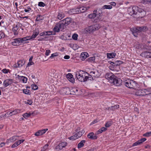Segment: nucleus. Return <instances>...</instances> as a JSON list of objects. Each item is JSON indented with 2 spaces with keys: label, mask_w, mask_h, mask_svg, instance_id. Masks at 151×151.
I'll list each match as a JSON object with an SVG mask.
<instances>
[{
  "label": "nucleus",
  "mask_w": 151,
  "mask_h": 151,
  "mask_svg": "<svg viewBox=\"0 0 151 151\" xmlns=\"http://www.w3.org/2000/svg\"><path fill=\"white\" fill-rule=\"evenodd\" d=\"M128 11L130 15L137 18H142L145 16L146 14L145 11L136 6H134L132 8H129Z\"/></svg>",
  "instance_id": "f257e3e1"
},
{
  "label": "nucleus",
  "mask_w": 151,
  "mask_h": 151,
  "mask_svg": "<svg viewBox=\"0 0 151 151\" xmlns=\"http://www.w3.org/2000/svg\"><path fill=\"white\" fill-rule=\"evenodd\" d=\"M147 29L146 26H137L136 27H132L130 29V30L132 34L135 37L137 36L138 34L142 32L146 31Z\"/></svg>",
  "instance_id": "f03ea898"
},
{
  "label": "nucleus",
  "mask_w": 151,
  "mask_h": 151,
  "mask_svg": "<svg viewBox=\"0 0 151 151\" xmlns=\"http://www.w3.org/2000/svg\"><path fill=\"white\" fill-rule=\"evenodd\" d=\"M124 84L126 87L130 88H135L137 85L134 81L131 80H126Z\"/></svg>",
  "instance_id": "7ed1b4c3"
},
{
  "label": "nucleus",
  "mask_w": 151,
  "mask_h": 151,
  "mask_svg": "<svg viewBox=\"0 0 151 151\" xmlns=\"http://www.w3.org/2000/svg\"><path fill=\"white\" fill-rule=\"evenodd\" d=\"M87 73L85 72L82 70H80L76 73V77L77 79L80 81L85 82V77Z\"/></svg>",
  "instance_id": "20e7f679"
},
{
  "label": "nucleus",
  "mask_w": 151,
  "mask_h": 151,
  "mask_svg": "<svg viewBox=\"0 0 151 151\" xmlns=\"http://www.w3.org/2000/svg\"><path fill=\"white\" fill-rule=\"evenodd\" d=\"M28 37H24L22 38H18L14 39V41L12 42V44L14 46H18L21 43H24L25 41L27 40Z\"/></svg>",
  "instance_id": "39448f33"
},
{
  "label": "nucleus",
  "mask_w": 151,
  "mask_h": 151,
  "mask_svg": "<svg viewBox=\"0 0 151 151\" xmlns=\"http://www.w3.org/2000/svg\"><path fill=\"white\" fill-rule=\"evenodd\" d=\"M100 28V26L99 24H95L91 26H89L86 29V33H91L98 30Z\"/></svg>",
  "instance_id": "423d86ee"
},
{
  "label": "nucleus",
  "mask_w": 151,
  "mask_h": 151,
  "mask_svg": "<svg viewBox=\"0 0 151 151\" xmlns=\"http://www.w3.org/2000/svg\"><path fill=\"white\" fill-rule=\"evenodd\" d=\"M111 83L116 86H119L122 84V80L115 76L114 79L111 81Z\"/></svg>",
  "instance_id": "0eeeda50"
},
{
  "label": "nucleus",
  "mask_w": 151,
  "mask_h": 151,
  "mask_svg": "<svg viewBox=\"0 0 151 151\" xmlns=\"http://www.w3.org/2000/svg\"><path fill=\"white\" fill-rule=\"evenodd\" d=\"M70 89L68 87L63 88L60 90V93L61 94L69 95L70 94Z\"/></svg>",
  "instance_id": "6e6552de"
},
{
  "label": "nucleus",
  "mask_w": 151,
  "mask_h": 151,
  "mask_svg": "<svg viewBox=\"0 0 151 151\" xmlns=\"http://www.w3.org/2000/svg\"><path fill=\"white\" fill-rule=\"evenodd\" d=\"M67 145V143L66 142H62L59 143L58 145L56 146L55 149L58 150H61Z\"/></svg>",
  "instance_id": "1a4fd4ad"
},
{
  "label": "nucleus",
  "mask_w": 151,
  "mask_h": 151,
  "mask_svg": "<svg viewBox=\"0 0 151 151\" xmlns=\"http://www.w3.org/2000/svg\"><path fill=\"white\" fill-rule=\"evenodd\" d=\"M102 15V14H101L100 12H98L96 18L94 19V22H97L102 21L103 19Z\"/></svg>",
  "instance_id": "9d476101"
},
{
  "label": "nucleus",
  "mask_w": 151,
  "mask_h": 151,
  "mask_svg": "<svg viewBox=\"0 0 151 151\" xmlns=\"http://www.w3.org/2000/svg\"><path fill=\"white\" fill-rule=\"evenodd\" d=\"M80 90L77 88H73L71 90L70 94L73 95H79Z\"/></svg>",
  "instance_id": "9b49d317"
},
{
  "label": "nucleus",
  "mask_w": 151,
  "mask_h": 151,
  "mask_svg": "<svg viewBox=\"0 0 151 151\" xmlns=\"http://www.w3.org/2000/svg\"><path fill=\"white\" fill-rule=\"evenodd\" d=\"M90 74L92 75L94 78H98L100 76V74L97 70H93L90 72Z\"/></svg>",
  "instance_id": "f8f14e48"
},
{
  "label": "nucleus",
  "mask_w": 151,
  "mask_h": 151,
  "mask_svg": "<svg viewBox=\"0 0 151 151\" xmlns=\"http://www.w3.org/2000/svg\"><path fill=\"white\" fill-rule=\"evenodd\" d=\"M115 77V76L114 75L110 73H107L105 75L106 78L107 80H109L110 83L111 81H112L113 79H114V77Z\"/></svg>",
  "instance_id": "ddd939ff"
},
{
  "label": "nucleus",
  "mask_w": 151,
  "mask_h": 151,
  "mask_svg": "<svg viewBox=\"0 0 151 151\" xmlns=\"http://www.w3.org/2000/svg\"><path fill=\"white\" fill-rule=\"evenodd\" d=\"M89 7H86L84 6L80 7L77 8L78 13H83L89 8Z\"/></svg>",
  "instance_id": "4468645a"
},
{
  "label": "nucleus",
  "mask_w": 151,
  "mask_h": 151,
  "mask_svg": "<svg viewBox=\"0 0 151 151\" xmlns=\"http://www.w3.org/2000/svg\"><path fill=\"white\" fill-rule=\"evenodd\" d=\"M48 130V129H46L39 130L35 133V135L37 136L45 134Z\"/></svg>",
  "instance_id": "2eb2a0df"
},
{
  "label": "nucleus",
  "mask_w": 151,
  "mask_h": 151,
  "mask_svg": "<svg viewBox=\"0 0 151 151\" xmlns=\"http://www.w3.org/2000/svg\"><path fill=\"white\" fill-rule=\"evenodd\" d=\"M39 32L38 30H35V31L34 32L32 35L31 37L27 36L26 37H28V38H27V39H28L27 40L35 38L39 34Z\"/></svg>",
  "instance_id": "dca6fc26"
},
{
  "label": "nucleus",
  "mask_w": 151,
  "mask_h": 151,
  "mask_svg": "<svg viewBox=\"0 0 151 151\" xmlns=\"http://www.w3.org/2000/svg\"><path fill=\"white\" fill-rule=\"evenodd\" d=\"M13 83L12 80V79H7L4 80L3 82V85L5 87Z\"/></svg>",
  "instance_id": "f3484780"
},
{
  "label": "nucleus",
  "mask_w": 151,
  "mask_h": 151,
  "mask_svg": "<svg viewBox=\"0 0 151 151\" xmlns=\"http://www.w3.org/2000/svg\"><path fill=\"white\" fill-rule=\"evenodd\" d=\"M151 53V52H149L147 51H145L142 53L140 55L142 57L147 58H150L151 56L150 54Z\"/></svg>",
  "instance_id": "a211bd4d"
},
{
  "label": "nucleus",
  "mask_w": 151,
  "mask_h": 151,
  "mask_svg": "<svg viewBox=\"0 0 151 151\" xmlns=\"http://www.w3.org/2000/svg\"><path fill=\"white\" fill-rule=\"evenodd\" d=\"M71 18H67L61 21V22L63 23L66 26L69 24L71 22Z\"/></svg>",
  "instance_id": "6ab92c4d"
},
{
  "label": "nucleus",
  "mask_w": 151,
  "mask_h": 151,
  "mask_svg": "<svg viewBox=\"0 0 151 151\" xmlns=\"http://www.w3.org/2000/svg\"><path fill=\"white\" fill-rule=\"evenodd\" d=\"M67 79L70 82L73 83L74 82V79L73 77V76L70 73H69L66 76Z\"/></svg>",
  "instance_id": "aec40b11"
},
{
  "label": "nucleus",
  "mask_w": 151,
  "mask_h": 151,
  "mask_svg": "<svg viewBox=\"0 0 151 151\" xmlns=\"http://www.w3.org/2000/svg\"><path fill=\"white\" fill-rule=\"evenodd\" d=\"M88 137L91 139H96L97 138V136L94 135L93 132H92L89 133L87 135Z\"/></svg>",
  "instance_id": "412c9836"
},
{
  "label": "nucleus",
  "mask_w": 151,
  "mask_h": 151,
  "mask_svg": "<svg viewBox=\"0 0 151 151\" xmlns=\"http://www.w3.org/2000/svg\"><path fill=\"white\" fill-rule=\"evenodd\" d=\"M97 12V11H94L93 14H91L88 15V17L90 19H95L96 18Z\"/></svg>",
  "instance_id": "4be33fe9"
},
{
  "label": "nucleus",
  "mask_w": 151,
  "mask_h": 151,
  "mask_svg": "<svg viewBox=\"0 0 151 151\" xmlns=\"http://www.w3.org/2000/svg\"><path fill=\"white\" fill-rule=\"evenodd\" d=\"M145 90L144 89L139 90L137 93V95L138 96H142L146 95V94L145 93Z\"/></svg>",
  "instance_id": "5701e85b"
},
{
  "label": "nucleus",
  "mask_w": 151,
  "mask_h": 151,
  "mask_svg": "<svg viewBox=\"0 0 151 151\" xmlns=\"http://www.w3.org/2000/svg\"><path fill=\"white\" fill-rule=\"evenodd\" d=\"M68 13L70 14H78L77 8L70 9L68 11Z\"/></svg>",
  "instance_id": "b1692460"
},
{
  "label": "nucleus",
  "mask_w": 151,
  "mask_h": 151,
  "mask_svg": "<svg viewBox=\"0 0 151 151\" xmlns=\"http://www.w3.org/2000/svg\"><path fill=\"white\" fill-rule=\"evenodd\" d=\"M25 63V61L24 60H20L17 62V67L18 68H20Z\"/></svg>",
  "instance_id": "393cba45"
},
{
  "label": "nucleus",
  "mask_w": 151,
  "mask_h": 151,
  "mask_svg": "<svg viewBox=\"0 0 151 151\" xmlns=\"http://www.w3.org/2000/svg\"><path fill=\"white\" fill-rule=\"evenodd\" d=\"M112 8V6L111 5H104L103 6L101 9V11H104L105 9H110Z\"/></svg>",
  "instance_id": "a878e982"
},
{
  "label": "nucleus",
  "mask_w": 151,
  "mask_h": 151,
  "mask_svg": "<svg viewBox=\"0 0 151 151\" xmlns=\"http://www.w3.org/2000/svg\"><path fill=\"white\" fill-rule=\"evenodd\" d=\"M20 110L19 109H15L12 112H10L9 113V114L11 116L15 115L17 113L20 112Z\"/></svg>",
  "instance_id": "bb28decb"
},
{
  "label": "nucleus",
  "mask_w": 151,
  "mask_h": 151,
  "mask_svg": "<svg viewBox=\"0 0 151 151\" xmlns=\"http://www.w3.org/2000/svg\"><path fill=\"white\" fill-rule=\"evenodd\" d=\"M93 77L92 76V75L91 74L88 75V76H86V77L85 78H84V79H85V82L87 81L88 80L90 81L92 80L93 79Z\"/></svg>",
  "instance_id": "cd10ccee"
},
{
  "label": "nucleus",
  "mask_w": 151,
  "mask_h": 151,
  "mask_svg": "<svg viewBox=\"0 0 151 151\" xmlns=\"http://www.w3.org/2000/svg\"><path fill=\"white\" fill-rule=\"evenodd\" d=\"M116 55V53L114 52L108 53L107 54V57L108 58H114Z\"/></svg>",
  "instance_id": "c85d7f7f"
},
{
  "label": "nucleus",
  "mask_w": 151,
  "mask_h": 151,
  "mask_svg": "<svg viewBox=\"0 0 151 151\" xmlns=\"http://www.w3.org/2000/svg\"><path fill=\"white\" fill-rule=\"evenodd\" d=\"M107 130V129L106 128L104 127H102L97 131L96 134H99L102 133L103 132Z\"/></svg>",
  "instance_id": "c756f323"
},
{
  "label": "nucleus",
  "mask_w": 151,
  "mask_h": 151,
  "mask_svg": "<svg viewBox=\"0 0 151 151\" xmlns=\"http://www.w3.org/2000/svg\"><path fill=\"white\" fill-rule=\"evenodd\" d=\"M18 137L17 136H14L9 139L8 141L10 142H13L17 139Z\"/></svg>",
  "instance_id": "7c9ffc66"
},
{
  "label": "nucleus",
  "mask_w": 151,
  "mask_h": 151,
  "mask_svg": "<svg viewBox=\"0 0 151 151\" xmlns=\"http://www.w3.org/2000/svg\"><path fill=\"white\" fill-rule=\"evenodd\" d=\"M86 142V141L85 140H83L81 141V142L78 143V148H80L84 146V143Z\"/></svg>",
  "instance_id": "2f4dec72"
},
{
  "label": "nucleus",
  "mask_w": 151,
  "mask_h": 151,
  "mask_svg": "<svg viewBox=\"0 0 151 151\" xmlns=\"http://www.w3.org/2000/svg\"><path fill=\"white\" fill-rule=\"evenodd\" d=\"M58 26L60 29V30L62 31L64 29L65 25L64 24H63V23H62L61 21H60Z\"/></svg>",
  "instance_id": "473e14b6"
},
{
  "label": "nucleus",
  "mask_w": 151,
  "mask_h": 151,
  "mask_svg": "<svg viewBox=\"0 0 151 151\" xmlns=\"http://www.w3.org/2000/svg\"><path fill=\"white\" fill-rule=\"evenodd\" d=\"M64 17L65 15L63 13L61 12H59V13L58 15V18L60 20H61L63 18H64Z\"/></svg>",
  "instance_id": "72a5a7b5"
},
{
  "label": "nucleus",
  "mask_w": 151,
  "mask_h": 151,
  "mask_svg": "<svg viewBox=\"0 0 151 151\" xmlns=\"http://www.w3.org/2000/svg\"><path fill=\"white\" fill-rule=\"evenodd\" d=\"M19 79L22 80L24 83H26L27 82V78L23 76H20Z\"/></svg>",
  "instance_id": "f704fd0d"
},
{
  "label": "nucleus",
  "mask_w": 151,
  "mask_h": 151,
  "mask_svg": "<svg viewBox=\"0 0 151 151\" xmlns=\"http://www.w3.org/2000/svg\"><path fill=\"white\" fill-rule=\"evenodd\" d=\"M119 107V106L118 105H116L110 107H109V109H110V110H114L118 108Z\"/></svg>",
  "instance_id": "c9c22d12"
},
{
  "label": "nucleus",
  "mask_w": 151,
  "mask_h": 151,
  "mask_svg": "<svg viewBox=\"0 0 151 151\" xmlns=\"http://www.w3.org/2000/svg\"><path fill=\"white\" fill-rule=\"evenodd\" d=\"M43 18L42 17L41 15L38 14L37 15L35 20L37 21H39L40 20H42Z\"/></svg>",
  "instance_id": "e433bc0d"
},
{
  "label": "nucleus",
  "mask_w": 151,
  "mask_h": 151,
  "mask_svg": "<svg viewBox=\"0 0 151 151\" xmlns=\"http://www.w3.org/2000/svg\"><path fill=\"white\" fill-rule=\"evenodd\" d=\"M123 62L120 60H117L115 61L114 65L115 66H118L120 65L121 64L123 63Z\"/></svg>",
  "instance_id": "4c0bfd02"
},
{
  "label": "nucleus",
  "mask_w": 151,
  "mask_h": 151,
  "mask_svg": "<svg viewBox=\"0 0 151 151\" xmlns=\"http://www.w3.org/2000/svg\"><path fill=\"white\" fill-rule=\"evenodd\" d=\"M141 3L143 4H146L149 3H151V0H142Z\"/></svg>",
  "instance_id": "58836bf2"
},
{
  "label": "nucleus",
  "mask_w": 151,
  "mask_h": 151,
  "mask_svg": "<svg viewBox=\"0 0 151 151\" xmlns=\"http://www.w3.org/2000/svg\"><path fill=\"white\" fill-rule=\"evenodd\" d=\"M87 54H88L86 52H84L83 53H82L81 55V56L83 58H86L87 57Z\"/></svg>",
  "instance_id": "ea45409f"
},
{
  "label": "nucleus",
  "mask_w": 151,
  "mask_h": 151,
  "mask_svg": "<svg viewBox=\"0 0 151 151\" xmlns=\"http://www.w3.org/2000/svg\"><path fill=\"white\" fill-rule=\"evenodd\" d=\"M54 32H58L60 30V29L58 25L56 26L53 29Z\"/></svg>",
  "instance_id": "a19ab883"
},
{
  "label": "nucleus",
  "mask_w": 151,
  "mask_h": 151,
  "mask_svg": "<svg viewBox=\"0 0 151 151\" xmlns=\"http://www.w3.org/2000/svg\"><path fill=\"white\" fill-rule=\"evenodd\" d=\"M45 32L47 33H46V36L55 35V33L52 31H47Z\"/></svg>",
  "instance_id": "79ce46f5"
},
{
  "label": "nucleus",
  "mask_w": 151,
  "mask_h": 151,
  "mask_svg": "<svg viewBox=\"0 0 151 151\" xmlns=\"http://www.w3.org/2000/svg\"><path fill=\"white\" fill-rule=\"evenodd\" d=\"M112 124L111 122H107L105 124V126L106 127H110Z\"/></svg>",
  "instance_id": "37998d69"
},
{
  "label": "nucleus",
  "mask_w": 151,
  "mask_h": 151,
  "mask_svg": "<svg viewBox=\"0 0 151 151\" xmlns=\"http://www.w3.org/2000/svg\"><path fill=\"white\" fill-rule=\"evenodd\" d=\"M49 145L47 144L45 145L41 149V151H45L48 148Z\"/></svg>",
  "instance_id": "c03bdc74"
},
{
  "label": "nucleus",
  "mask_w": 151,
  "mask_h": 151,
  "mask_svg": "<svg viewBox=\"0 0 151 151\" xmlns=\"http://www.w3.org/2000/svg\"><path fill=\"white\" fill-rule=\"evenodd\" d=\"M141 144V142H140L139 140L135 142L132 145L133 146H135L138 145H140Z\"/></svg>",
  "instance_id": "a18cd8bd"
},
{
  "label": "nucleus",
  "mask_w": 151,
  "mask_h": 151,
  "mask_svg": "<svg viewBox=\"0 0 151 151\" xmlns=\"http://www.w3.org/2000/svg\"><path fill=\"white\" fill-rule=\"evenodd\" d=\"M141 144V142H140L139 140L135 142L132 145L133 146H135L138 145H140Z\"/></svg>",
  "instance_id": "49530a36"
},
{
  "label": "nucleus",
  "mask_w": 151,
  "mask_h": 151,
  "mask_svg": "<svg viewBox=\"0 0 151 151\" xmlns=\"http://www.w3.org/2000/svg\"><path fill=\"white\" fill-rule=\"evenodd\" d=\"M23 92L25 94L29 95L30 93H29V90L27 89H24L23 90Z\"/></svg>",
  "instance_id": "de8ad7c7"
},
{
  "label": "nucleus",
  "mask_w": 151,
  "mask_h": 151,
  "mask_svg": "<svg viewBox=\"0 0 151 151\" xmlns=\"http://www.w3.org/2000/svg\"><path fill=\"white\" fill-rule=\"evenodd\" d=\"M78 37V35L76 34H74L72 36L73 39L75 40H77Z\"/></svg>",
  "instance_id": "09e8293b"
},
{
  "label": "nucleus",
  "mask_w": 151,
  "mask_h": 151,
  "mask_svg": "<svg viewBox=\"0 0 151 151\" xmlns=\"http://www.w3.org/2000/svg\"><path fill=\"white\" fill-rule=\"evenodd\" d=\"M32 88L34 90H36L38 89V86L36 85L32 84L31 85Z\"/></svg>",
  "instance_id": "8fccbe9b"
},
{
  "label": "nucleus",
  "mask_w": 151,
  "mask_h": 151,
  "mask_svg": "<svg viewBox=\"0 0 151 151\" xmlns=\"http://www.w3.org/2000/svg\"><path fill=\"white\" fill-rule=\"evenodd\" d=\"M145 93L146 94V95H149L151 94V92H150L149 90L147 89H145Z\"/></svg>",
  "instance_id": "3c124183"
},
{
  "label": "nucleus",
  "mask_w": 151,
  "mask_h": 151,
  "mask_svg": "<svg viewBox=\"0 0 151 151\" xmlns=\"http://www.w3.org/2000/svg\"><path fill=\"white\" fill-rule=\"evenodd\" d=\"M151 135V132H147L143 134V136L144 137H149Z\"/></svg>",
  "instance_id": "603ef678"
},
{
  "label": "nucleus",
  "mask_w": 151,
  "mask_h": 151,
  "mask_svg": "<svg viewBox=\"0 0 151 151\" xmlns=\"http://www.w3.org/2000/svg\"><path fill=\"white\" fill-rule=\"evenodd\" d=\"M5 36V34L4 32L0 31V39L4 38Z\"/></svg>",
  "instance_id": "864d4df0"
},
{
  "label": "nucleus",
  "mask_w": 151,
  "mask_h": 151,
  "mask_svg": "<svg viewBox=\"0 0 151 151\" xmlns=\"http://www.w3.org/2000/svg\"><path fill=\"white\" fill-rule=\"evenodd\" d=\"M38 5L40 6L44 7L45 5V4L42 2H40L38 3Z\"/></svg>",
  "instance_id": "5fc2aeb1"
},
{
  "label": "nucleus",
  "mask_w": 151,
  "mask_h": 151,
  "mask_svg": "<svg viewBox=\"0 0 151 151\" xmlns=\"http://www.w3.org/2000/svg\"><path fill=\"white\" fill-rule=\"evenodd\" d=\"M31 10V8L29 6L27 7V9L24 10V11L25 12H29Z\"/></svg>",
  "instance_id": "6e6d98bb"
},
{
  "label": "nucleus",
  "mask_w": 151,
  "mask_h": 151,
  "mask_svg": "<svg viewBox=\"0 0 151 151\" xmlns=\"http://www.w3.org/2000/svg\"><path fill=\"white\" fill-rule=\"evenodd\" d=\"M69 139L71 140H74L77 139V137H76L75 136L73 135L70 137H69Z\"/></svg>",
  "instance_id": "4d7b16f0"
},
{
  "label": "nucleus",
  "mask_w": 151,
  "mask_h": 151,
  "mask_svg": "<svg viewBox=\"0 0 151 151\" xmlns=\"http://www.w3.org/2000/svg\"><path fill=\"white\" fill-rule=\"evenodd\" d=\"M18 29V27L17 25H16L15 27H14L12 29L13 31H17Z\"/></svg>",
  "instance_id": "13d9d810"
},
{
  "label": "nucleus",
  "mask_w": 151,
  "mask_h": 151,
  "mask_svg": "<svg viewBox=\"0 0 151 151\" xmlns=\"http://www.w3.org/2000/svg\"><path fill=\"white\" fill-rule=\"evenodd\" d=\"M25 103L29 105H32L33 103L32 100H27V102H26V101H25Z\"/></svg>",
  "instance_id": "bf43d9fd"
},
{
  "label": "nucleus",
  "mask_w": 151,
  "mask_h": 151,
  "mask_svg": "<svg viewBox=\"0 0 151 151\" xmlns=\"http://www.w3.org/2000/svg\"><path fill=\"white\" fill-rule=\"evenodd\" d=\"M34 64V63L32 61H29V62L28 63L27 65V67H29V66L32 65Z\"/></svg>",
  "instance_id": "052dcab7"
},
{
  "label": "nucleus",
  "mask_w": 151,
  "mask_h": 151,
  "mask_svg": "<svg viewBox=\"0 0 151 151\" xmlns=\"http://www.w3.org/2000/svg\"><path fill=\"white\" fill-rule=\"evenodd\" d=\"M47 33L45 32H42L40 34V35L41 36H46V33Z\"/></svg>",
  "instance_id": "680f3d73"
},
{
  "label": "nucleus",
  "mask_w": 151,
  "mask_h": 151,
  "mask_svg": "<svg viewBox=\"0 0 151 151\" xmlns=\"http://www.w3.org/2000/svg\"><path fill=\"white\" fill-rule=\"evenodd\" d=\"M108 63L111 64L112 66H115V65H114L115 61L114 62L113 61H109Z\"/></svg>",
  "instance_id": "e2e57ef3"
},
{
  "label": "nucleus",
  "mask_w": 151,
  "mask_h": 151,
  "mask_svg": "<svg viewBox=\"0 0 151 151\" xmlns=\"http://www.w3.org/2000/svg\"><path fill=\"white\" fill-rule=\"evenodd\" d=\"M95 57H90L89 58V61H93L95 60Z\"/></svg>",
  "instance_id": "0e129e2a"
},
{
  "label": "nucleus",
  "mask_w": 151,
  "mask_h": 151,
  "mask_svg": "<svg viewBox=\"0 0 151 151\" xmlns=\"http://www.w3.org/2000/svg\"><path fill=\"white\" fill-rule=\"evenodd\" d=\"M50 50H47L46 51L45 55L47 56L50 53Z\"/></svg>",
  "instance_id": "69168bd1"
},
{
  "label": "nucleus",
  "mask_w": 151,
  "mask_h": 151,
  "mask_svg": "<svg viewBox=\"0 0 151 151\" xmlns=\"http://www.w3.org/2000/svg\"><path fill=\"white\" fill-rule=\"evenodd\" d=\"M23 117L25 119H27V118H28V117H29L28 116V113H27L24 114L23 115Z\"/></svg>",
  "instance_id": "338daca9"
},
{
  "label": "nucleus",
  "mask_w": 151,
  "mask_h": 151,
  "mask_svg": "<svg viewBox=\"0 0 151 151\" xmlns=\"http://www.w3.org/2000/svg\"><path fill=\"white\" fill-rule=\"evenodd\" d=\"M77 134H78V137L79 138L80 137L83 135V134H82V132H80V131L77 132Z\"/></svg>",
  "instance_id": "774afa93"
}]
</instances>
